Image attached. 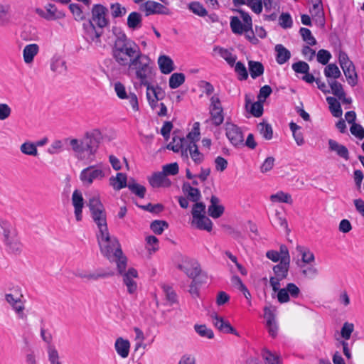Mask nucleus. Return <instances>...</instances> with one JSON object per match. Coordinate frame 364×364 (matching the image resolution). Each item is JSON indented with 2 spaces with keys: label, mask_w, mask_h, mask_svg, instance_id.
Returning a JSON list of instances; mask_svg holds the SVG:
<instances>
[{
  "label": "nucleus",
  "mask_w": 364,
  "mask_h": 364,
  "mask_svg": "<svg viewBox=\"0 0 364 364\" xmlns=\"http://www.w3.org/2000/svg\"><path fill=\"white\" fill-rule=\"evenodd\" d=\"M257 129L260 134L267 140H270L273 137V130L272 126L266 122H260L257 124Z\"/></svg>",
  "instance_id": "obj_45"
},
{
  "label": "nucleus",
  "mask_w": 364,
  "mask_h": 364,
  "mask_svg": "<svg viewBox=\"0 0 364 364\" xmlns=\"http://www.w3.org/2000/svg\"><path fill=\"white\" fill-rule=\"evenodd\" d=\"M326 101L329 105V109L333 116L341 117L343 112L339 102L333 97H327Z\"/></svg>",
  "instance_id": "obj_41"
},
{
  "label": "nucleus",
  "mask_w": 364,
  "mask_h": 364,
  "mask_svg": "<svg viewBox=\"0 0 364 364\" xmlns=\"http://www.w3.org/2000/svg\"><path fill=\"white\" fill-rule=\"evenodd\" d=\"M225 132L228 139L233 146L244 145V136L238 126L231 122H226Z\"/></svg>",
  "instance_id": "obj_10"
},
{
  "label": "nucleus",
  "mask_w": 364,
  "mask_h": 364,
  "mask_svg": "<svg viewBox=\"0 0 364 364\" xmlns=\"http://www.w3.org/2000/svg\"><path fill=\"white\" fill-rule=\"evenodd\" d=\"M302 39L309 46H314L316 44V40L313 36L311 31L306 28H301L299 30Z\"/></svg>",
  "instance_id": "obj_53"
},
{
  "label": "nucleus",
  "mask_w": 364,
  "mask_h": 364,
  "mask_svg": "<svg viewBox=\"0 0 364 364\" xmlns=\"http://www.w3.org/2000/svg\"><path fill=\"white\" fill-rule=\"evenodd\" d=\"M72 204L74 207V213L77 221L82 218V212L84 207V199L79 190H75L72 195Z\"/></svg>",
  "instance_id": "obj_19"
},
{
  "label": "nucleus",
  "mask_w": 364,
  "mask_h": 364,
  "mask_svg": "<svg viewBox=\"0 0 364 364\" xmlns=\"http://www.w3.org/2000/svg\"><path fill=\"white\" fill-rule=\"evenodd\" d=\"M262 357L266 364H282L281 357L267 349H264L262 351Z\"/></svg>",
  "instance_id": "obj_42"
},
{
  "label": "nucleus",
  "mask_w": 364,
  "mask_h": 364,
  "mask_svg": "<svg viewBox=\"0 0 364 364\" xmlns=\"http://www.w3.org/2000/svg\"><path fill=\"white\" fill-rule=\"evenodd\" d=\"M289 128L291 131L292 132L293 137L294 140L296 141V143L299 146H301L304 144V139L303 137V134L301 132H299V130L301 129V127L297 125L294 122H291L289 123Z\"/></svg>",
  "instance_id": "obj_47"
},
{
  "label": "nucleus",
  "mask_w": 364,
  "mask_h": 364,
  "mask_svg": "<svg viewBox=\"0 0 364 364\" xmlns=\"http://www.w3.org/2000/svg\"><path fill=\"white\" fill-rule=\"evenodd\" d=\"M43 10L40 8H36L35 12L41 17L47 21H55L63 18L65 16L64 12L57 9L56 6L53 4H48L45 6Z\"/></svg>",
  "instance_id": "obj_12"
},
{
  "label": "nucleus",
  "mask_w": 364,
  "mask_h": 364,
  "mask_svg": "<svg viewBox=\"0 0 364 364\" xmlns=\"http://www.w3.org/2000/svg\"><path fill=\"white\" fill-rule=\"evenodd\" d=\"M127 66L129 75H134L139 81L140 85H148V80H151L153 78V62L147 55L142 52Z\"/></svg>",
  "instance_id": "obj_4"
},
{
  "label": "nucleus",
  "mask_w": 364,
  "mask_h": 364,
  "mask_svg": "<svg viewBox=\"0 0 364 364\" xmlns=\"http://www.w3.org/2000/svg\"><path fill=\"white\" fill-rule=\"evenodd\" d=\"M310 11L313 16L317 17L321 21L323 22L324 13L322 2L313 4V6Z\"/></svg>",
  "instance_id": "obj_62"
},
{
  "label": "nucleus",
  "mask_w": 364,
  "mask_h": 364,
  "mask_svg": "<svg viewBox=\"0 0 364 364\" xmlns=\"http://www.w3.org/2000/svg\"><path fill=\"white\" fill-rule=\"evenodd\" d=\"M182 191L187 198L192 202H198L201 198L199 189L193 187L188 182H184L182 186Z\"/></svg>",
  "instance_id": "obj_23"
},
{
  "label": "nucleus",
  "mask_w": 364,
  "mask_h": 364,
  "mask_svg": "<svg viewBox=\"0 0 364 364\" xmlns=\"http://www.w3.org/2000/svg\"><path fill=\"white\" fill-rule=\"evenodd\" d=\"M331 58V54L327 50L321 49L317 53V61L322 65H326Z\"/></svg>",
  "instance_id": "obj_64"
},
{
  "label": "nucleus",
  "mask_w": 364,
  "mask_h": 364,
  "mask_svg": "<svg viewBox=\"0 0 364 364\" xmlns=\"http://www.w3.org/2000/svg\"><path fill=\"white\" fill-rule=\"evenodd\" d=\"M213 51L218 52L220 57L223 58L231 67L235 65L237 57L236 55H232L228 49L220 46H215L213 48Z\"/></svg>",
  "instance_id": "obj_36"
},
{
  "label": "nucleus",
  "mask_w": 364,
  "mask_h": 364,
  "mask_svg": "<svg viewBox=\"0 0 364 364\" xmlns=\"http://www.w3.org/2000/svg\"><path fill=\"white\" fill-rule=\"evenodd\" d=\"M20 150L25 155L33 156H36L38 155L36 145L31 141H26L23 143L20 146Z\"/></svg>",
  "instance_id": "obj_49"
},
{
  "label": "nucleus",
  "mask_w": 364,
  "mask_h": 364,
  "mask_svg": "<svg viewBox=\"0 0 364 364\" xmlns=\"http://www.w3.org/2000/svg\"><path fill=\"white\" fill-rule=\"evenodd\" d=\"M109 183L116 191L127 187V175L123 173H117L115 177L112 176L109 178Z\"/></svg>",
  "instance_id": "obj_28"
},
{
  "label": "nucleus",
  "mask_w": 364,
  "mask_h": 364,
  "mask_svg": "<svg viewBox=\"0 0 364 364\" xmlns=\"http://www.w3.org/2000/svg\"><path fill=\"white\" fill-rule=\"evenodd\" d=\"M4 245L6 247V250L10 253L18 255L21 252L22 245L17 236L4 242Z\"/></svg>",
  "instance_id": "obj_35"
},
{
  "label": "nucleus",
  "mask_w": 364,
  "mask_h": 364,
  "mask_svg": "<svg viewBox=\"0 0 364 364\" xmlns=\"http://www.w3.org/2000/svg\"><path fill=\"white\" fill-rule=\"evenodd\" d=\"M220 200L215 196H212L210 198V205L208 206V215L213 218H220L224 213L225 208L219 205Z\"/></svg>",
  "instance_id": "obj_21"
},
{
  "label": "nucleus",
  "mask_w": 364,
  "mask_h": 364,
  "mask_svg": "<svg viewBox=\"0 0 364 364\" xmlns=\"http://www.w3.org/2000/svg\"><path fill=\"white\" fill-rule=\"evenodd\" d=\"M127 187L132 193L135 194L140 198H144L146 191V188L144 186L137 183L133 178H130L129 179Z\"/></svg>",
  "instance_id": "obj_34"
},
{
  "label": "nucleus",
  "mask_w": 364,
  "mask_h": 364,
  "mask_svg": "<svg viewBox=\"0 0 364 364\" xmlns=\"http://www.w3.org/2000/svg\"><path fill=\"white\" fill-rule=\"evenodd\" d=\"M187 141L184 138L173 136L172 141L170 142L166 148L169 150H172L175 153L181 152L182 156V150L186 149Z\"/></svg>",
  "instance_id": "obj_31"
},
{
  "label": "nucleus",
  "mask_w": 364,
  "mask_h": 364,
  "mask_svg": "<svg viewBox=\"0 0 364 364\" xmlns=\"http://www.w3.org/2000/svg\"><path fill=\"white\" fill-rule=\"evenodd\" d=\"M69 9L71 13L73 14L74 18L76 21H82L85 18V15L80 5L77 4H70Z\"/></svg>",
  "instance_id": "obj_60"
},
{
  "label": "nucleus",
  "mask_w": 364,
  "mask_h": 364,
  "mask_svg": "<svg viewBox=\"0 0 364 364\" xmlns=\"http://www.w3.org/2000/svg\"><path fill=\"white\" fill-rule=\"evenodd\" d=\"M168 224L164 220H154L150 225V229L157 235H161L164 229L168 228Z\"/></svg>",
  "instance_id": "obj_51"
},
{
  "label": "nucleus",
  "mask_w": 364,
  "mask_h": 364,
  "mask_svg": "<svg viewBox=\"0 0 364 364\" xmlns=\"http://www.w3.org/2000/svg\"><path fill=\"white\" fill-rule=\"evenodd\" d=\"M328 146L329 149L331 151H335L338 156L344 159L345 160L349 159V151L344 145L338 143L333 139H329Z\"/></svg>",
  "instance_id": "obj_24"
},
{
  "label": "nucleus",
  "mask_w": 364,
  "mask_h": 364,
  "mask_svg": "<svg viewBox=\"0 0 364 364\" xmlns=\"http://www.w3.org/2000/svg\"><path fill=\"white\" fill-rule=\"evenodd\" d=\"M97 237L102 254L109 261L115 262L119 273L122 274L126 269L127 259L123 255L117 239L109 235L107 227L105 231L99 229Z\"/></svg>",
  "instance_id": "obj_1"
},
{
  "label": "nucleus",
  "mask_w": 364,
  "mask_h": 364,
  "mask_svg": "<svg viewBox=\"0 0 364 364\" xmlns=\"http://www.w3.org/2000/svg\"><path fill=\"white\" fill-rule=\"evenodd\" d=\"M191 278L192 279V282L200 287L203 284H207L208 281V274L205 272H202L200 268L199 269L198 272H197V274Z\"/></svg>",
  "instance_id": "obj_58"
},
{
  "label": "nucleus",
  "mask_w": 364,
  "mask_h": 364,
  "mask_svg": "<svg viewBox=\"0 0 364 364\" xmlns=\"http://www.w3.org/2000/svg\"><path fill=\"white\" fill-rule=\"evenodd\" d=\"M235 72L238 75V80H245L248 78V73L244 63L238 61L235 63Z\"/></svg>",
  "instance_id": "obj_55"
},
{
  "label": "nucleus",
  "mask_w": 364,
  "mask_h": 364,
  "mask_svg": "<svg viewBox=\"0 0 364 364\" xmlns=\"http://www.w3.org/2000/svg\"><path fill=\"white\" fill-rule=\"evenodd\" d=\"M250 105V112L255 117H259L263 114V102L261 101H257L254 103L251 102V100L250 97L246 95H245V107L248 109L249 105Z\"/></svg>",
  "instance_id": "obj_25"
},
{
  "label": "nucleus",
  "mask_w": 364,
  "mask_h": 364,
  "mask_svg": "<svg viewBox=\"0 0 364 364\" xmlns=\"http://www.w3.org/2000/svg\"><path fill=\"white\" fill-rule=\"evenodd\" d=\"M141 53L139 45L125 33L117 36L112 48V55L119 65L127 67Z\"/></svg>",
  "instance_id": "obj_3"
},
{
  "label": "nucleus",
  "mask_w": 364,
  "mask_h": 364,
  "mask_svg": "<svg viewBox=\"0 0 364 364\" xmlns=\"http://www.w3.org/2000/svg\"><path fill=\"white\" fill-rule=\"evenodd\" d=\"M210 114L212 123L215 126H219L223 122V109L220 98L216 95L212 96L210 98Z\"/></svg>",
  "instance_id": "obj_9"
},
{
  "label": "nucleus",
  "mask_w": 364,
  "mask_h": 364,
  "mask_svg": "<svg viewBox=\"0 0 364 364\" xmlns=\"http://www.w3.org/2000/svg\"><path fill=\"white\" fill-rule=\"evenodd\" d=\"M323 72L325 76L328 79L333 78L336 80L339 78L341 75V73L338 67L334 63L327 65L324 68Z\"/></svg>",
  "instance_id": "obj_43"
},
{
  "label": "nucleus",
  "mask_w": 364,
  "mask_h": 364,
  "mask_svg": "<svg viewBox=\"0 0 364 364\" xmlns=\"http://www.w3.org/2000/svg\"><path fill=\"white\" fill-rule=\"evenodd\" d=\"M123 277V282L126 285L127 292L130 294H134L137 290V284L134 279L138 277V272L134 268H129L127 272L125 269L120 274Z\"/></svg>",
  "instance_id": "obj_15"
},
{
  "label": "nucleus",
  "mask_w": 364,
  "mask_h": 364,
  "mask_svg": "<svg viewBox=\"0 0 364 364\" xmlns=\"http://www.w3.org/2000/svg\"><path fill=\"white\" fill-rule=\"evenodd\" d=\"M196 332L201 337L212 339L214 338V333L212 329L208 328L204 324H196L194 326Z\"/></svg>",
  "instance_id": "obj_50"
},
{
  "label": "nucleus",
  "mask_w": 364,
  "mask_h": 364,
  "mask_svg": "<svg viewBox=\"0 0 364 364\" xmlns=\"http://www.w3.org/2000/svg\"><path fill=\"white\" fill-rule=\"evenodd\" d=\"M108 10L102 4H95L92 9V18L89 21L99 27L105 28L108 25L109 21L106 18Z\"/></svg>",
  "instance_id": "obj_11"
},
{
  "label": "nucleus",
  "mask_w": 364,
  "mask_h": 364,
  "mask_svg": "<svg viewBox=\"0 0 364 364\" xmlns=\"http://www.w3.org/2000/svg\"><path fill=\"white\" fill-rule=\"evenodd\" d=\"M343 73L348 80V82L351 86H355L358 82V75L355 72V68L353 63L348 65L346 67L341 68Z\"/></svg>",
  "instance_id": "obj_33"
},
{
  "label": "nucleus",
  "mask_w": 364,
  "mask_h": 364,
  "mask_svg": "<svg viewBox=\"0 0 364 364\" xmlns=\"http://www.w3.org/2000/svg\"><path fill=\"white\" fill-rule=\"evenodd\" d=\"M188 154L196 164H201L204 160V155L199 151L198 146L194 141L187 142L186 149L182 150V158L187 160Z\"/></svg>",
  "instance_id": "obj_14"
},
{
  "label": "nucleus",
  "mask_w": 364,
  "mask_h": 364,
  "mask_svg": "<svg viewBox=\"0 0 364 364\" xmlns=\"http://www.w3.org/2000/svg\"><path fill=\"white\" fill-rule=\"evenodd\" d=\"M151 80H148V85H143L146 87V98L152 109L156 106L157 102L162 100L166 95L164 90L159 86H151Z\"/></svg>",
  "instance_id": "obj_13"
},
{
  "label": "nucleus",
  "mask_w": 364,
  "mask_h": 364,
  "mask_svg": "<svg viewBox=\"0 0 364 364\" xmlns=\"http://www.w3.org/2000/svg\"><path fill=\"white\" fill-rule=\"evenodd\" d=\"M50 69L58 73H64L67 69L65 61L59 58L54 59L51 63Z\"/></svg>",
  "instance_id": "obj_57"
},
{
  "label": "nucleus",
  "mask_w": 364,
  "mask_h": 364,
  "mask_svg": "<svg viewBox=\"0 0 364 364\" xmlns=\"http://www.w3.org/2000/svg\"><path fill=\"white\" fill-rule=\"evenodd\" d=\"M103 28L98 26H95V23L87 21L83 23V36L87 42L100 45L101 43L100 38L103 33Z\"/></svg>",
  "instance_id": "obj_8"
},
{
  "label": "nucleus",
  "mask_w": 364,
  "mask_h": 364,
  "mask_svg": "<svg viewBox=\"0 0 364 364\" xmlns=\"http://www.w3.org/2000/svg\"><path fill=\"white\" fill-rule=\"evenodd\" d=\"M185 75L181 73L172 74L169 78L168 85L171 89H176L185 82Z\"/></svg>",
  "instance_id": "obj_44"
},
{
  "label": "nucleus",
  "mask_w": 364,
  "mask_h": 364,
  "mask_svg": "<svg viewBox=\"0 0 364 364\" xmlns=\"http://www.w3.org/2000/svg\"><path fill=\"white\" fill-rule=\"evenodd\" d=\"M270 200L272 202L277 203H286L288 204H291L293 203L291 195L283 191H279L275 194L271 195Z\"/></svg>",
  "instance_id": "obj_48"
},
{
  "label": "nucleus",
  "mask_w": 364,
  "mask_h": 364,
  "mask_svg": "<svg viewBox=\"0 0 364 364\" xmlns=\"http://www.w3.org/2000/svg\"><path fill=\"white\" fill-rule=\"evenodd\" d=\"M148 181L153 188L169 187L171 184L170 179L162 171L154 173L148 178Z\"/></svg>",
  "instance_id": "obj_20"
},
{
  "label": "nucleus",
  "mask_w": 364,
  "mask_h": 364,
  "mask_svg": "<svg viewBox=\"0 0 364 364\" xmlns=\"http://www.w3.org/2000/svg\"><path fill=\"white\" fill-rule=\"evenodd\" d=\"M188 9L195 14L199 16H205L208 14L206 9L199 2H191L188 5Z\"/></svg>",
  "instance_id": "obj_59"
},
{
  "label": "nucleus",
  "mask_w": 364,
  "mask_h": 364,
  "mask_svg": "<svg viewBox=\"0 0 364 364\" xmlns=\"http://www.w3.org/2000/svg\"><path fill=\"white\" fill-rule=\"evenodd\" d=\"M193 205L191 213L193 215V220L203 216L205 213V205L202 202H195Z\"/></svg>",
  "instance_id": "obj_61"
},
{
  "label": "nucleus",
  "mask_w": 364,
  "mask_h": 364,
  "mask_svg": "<svg viewBox=\"0 0 364 364\" xmlns=\"http://www.w3.org/2000/svg\"><path fill=\"white\" fill-rule=\"evenodd\" d=\"M11 22V6L0 4V27L9 25Z\"/></svg>",
  "instance_id": "obj_30"
},
{
  "label": "nucleus",
  "mask_w": 364,
  "mask_h": 364,
  "mask_svg": "<svg viewBox=\"0 0 364 364\" xmlns=\"http://www.w3.org/2000/svg\"><path fill=\"white\" fill-rule=\"evenodd\" d=\"M192 223L195 224L199 230H204L208 232L212 230L213 223L205 215L193 220Z\"/></svg>",
  "instance_id": "obj_37"
},
{
  "label": "nucleus",
  "mask_w": 364,
  "mask_h": 364,
  "mask_svg": "<svg viewBox=\"0 0 364 364\" xmlns=\"http://www.w3.org/2000/svg\"><path fill=\"white\" fill-rule=\"evenodd\" d=\"M277 53L276 61L279 65L287 63L291 58L290 51L282 44H277L274 48Z\"/></svg>",
  "instance_id": "obj_26"
},
{
  "label": "nucleus",
  "mask_w": 364,
  "mask_h": 364,
  "mask_svg": "<svg viewBox=\"0 0 364 364\" xmlns=\"http://www.w3.org/2000/svg\"><path fill=\"white\" fill-rule=\"evenodd\" d=\"M328 82L331 87L332 93L338 98H341V97H343V95H345V92L343 90V86L339 82L336 80L331 81L330 80H328Z\"/></svg>",
  "instance_id": "obj_54"
},
{
  "label": "nucleus",
  "mask_w": 364,
  "mask_h": 364,
  "mask_svg": "<svg viewBox=\"0 0 364 364\" xmlns=\"http://www.w3.org/2000/svg\"><path fill=\"white\" fill-rule=\"evenodd\" d=\"M141 9L145 11L146 16L152 14H169L170 11L168 8L163 4L154 1H147L141 5Z\"/></svg>",
  "instance_id": "obj_17"
},
{
  "label": "nucleus",
  "mask_w": 364,
  "mask_h": 364,
  "mask_svg": "<svg viewBox=\"0 0 364 364\" xmlns=\"http://www.w3.org/2000/svg\"><path fill=\"white\" fill-rule=\"evenodd\" d=\"M105 174L100 165L90 166L84 168L80 174V178L85 186H90L95 180H101Z\"/></svg>",
  "instance_id": "obj_7"
},
{
  "label": "nucleus",
  "mask_w": 364,
  "mask_h": 364,
  "mask_svg": "<svg viewBox=\"0 0 364 364\" xmlns=\"http://www.w3.org/2000/svg\"><path fill=\"white\" fill-rule=\"evenodd\" d=\"M210 317L212 318L213 324L220 331L225 333H232L239 336L238 332L230 325L229 321H225L223 317L219 316L215 313L212 314Z\"/></svg>",
  "instance_id": "obj_16"
},
{
  "label": "nucleus",
  "mask_w": 364,
  "mask_h": 364,
  "mask_svg": "<svg viewBox=\"0 0 364 364\" xmlns=\"http://www.w3.org/2000/svg\"><path fill=\"white\" fill-rule=\"evenodd\" d=\"M47 352L50 364H62L59 360V353L54 346L49 345L47 348Z\"/></svg>",
  "instance_id": "obj_56"
},
{
  "label": "nucleus",
  "mask_w": 364,
  "mask_h": 364,
  "mask_svg": "<svg viewBox=\"0 0 364 364\" xmlns=\"http://www.w3.org/2000/svg\"><path fill=\"white\" fill-rule=\"evenodd\" d=\"M114 348L121 358H126L129 353L130 343L128 340L119 337L115 341Z\"/></svg>",
  "instance_id": "obj_22"
},
{
  "label": "nucleus",
  "mask_w": 364,
  "mask_h": 364,
  "mask_svg": "<svg viewBox=\"0 0 364 364\" xmlns=\"http://www.w3.org/2000/svg\"><path fill=\"white\" fill-rule=\"evenodd\" d=\"M296 250L301 255V260L303 262L309 264L314 261V255L309 249L304 246L297 245Z\"/></svg>",
  "instance_id": "obj_46"
},
{
  "label": "nucleus",
  "mask_w": 364,
  "mask_h": 364,
  "mask_svg": "<svg viewBox=\"0 0 364 364\" xmlns=\"http://www.w3.org/2000/svg\"><path fill=\"white\" fill-rule=\"evenodd\" d=\"M142 16L141 14L134 11L129 14L127 18V26L132 30H136L141 26Z\"/></svg>",
  "instance_id": "obj_38"
},
{
  "label": "nucleus",
  "mask_w": 364,
  "mask_h": 364,
  "mask_svg": "<svg viewBox=\"0 0 364 364\" xmlns=\"http://www.w3.org/2000/svg\"><path fill=\"white\" fill-rule=\"evenodd\" d=\"M102 140L100 129H95L87 132L81 139H65V143L69 144L75 156L80 159L93 156L98 150Z\"/></svg>",
  "instance_id": "obj_2"
},
{
  "label": "nucleus",
  "mask_w": 364,
  "mask_h": 364,
  "mask_svg": "<svg viewBox=\"0 0 364 364\" xmlns=\"http://www.w3.org/2000/svg\"><path fill=\"white\" fill-rule=\"evenodd\" d=\"M291 68L296 73L305 74L309 71V65L304 61H299L292 64Z\"/></svg>",
  "instance_id": "obj_63"
},
{
  "label": "nucleus",
  "mask_w": 364,
  "mask_h": 364,
  "mask_svg": "<svg viewBox=\"0 0 364 364\" xmlns=\"http://www.w3.org/2000/svg\"><path fill=\"white\" fill-rule=\"evenodd\" d=\"M230 28L234 33L242 34L245 31V27L237 16H232L230 20Z\"/></svg>",
  "instance_id": "obj_52"
},
{
  "label": "nucleus",
  "mask_w": 364,
  "mask_h": 364,
  "mask_svg": "<svg viewBox=\"0 0 364 364\" xmlns=\"http://www.w3.org/2000/svg\"><path fill=\"white\" fill-rule=\"evenodd\" d=\"M0 227L2 230L4 236V242L9 240L11 237L17 236L16 230L13 225L6 220H0Z\"/></svg>",
  "instance_id": "obj_29"
},
{
  "label": "nucleus",
  "mask_w": 364,
  "mask_h": 364,
  "mask_svg": "<svg viewBox=\"0 0 364 364\" xmlns=\"http://www.w3.org/2000/svg\"><path fill=\"white\" fill-rule=\"evenodd\" d=\"M248 65L250 75L253 79H256L264 73V68L262 63L250 60Z\"/></svg>",
  "instance_id": "obj_40"
},
{
  "label": "nucleus",
  "mask_w": 364,
  "mask_h": 364,
  "mask_svg": "<svg viewBox=\"0 0 364 364\" xmlns=\"http://www.w3.org/2000/svg\"><path fill=\"white\" fill-rule=\"evenodd\" d=\"M23 296L19 287L14 288L12 292L5 294L6 301L11 306L19 319L26 320L27 316L24 313L25 305L23 301Z\"/></svg>",
  "instance_id": "obj_6"
},
{
  "label": "nucleus",
  "mask_w": 364,
  "mask_h": 364,
  "mask_svg": "<svg viewBox=\"0 0 364 364\" xmlns=\"http://www.w3.org/2000/svg\"><path fill=\"white\" fill-rule=\"evenodd\" d=\"M178 268L183 271L188 277H193L197 274L200 267L196 260L184 258L182 259L181 263L178 265Z\"/></svg>",
  "instance_id": "obj_18"
},
{
  "label": "nucleus",
  "mask_w": 364,
  "mask_h": 364,
  "mask_svg": "<svg viewBox=\"0 0 364 364\" xmlns=\"http://www.w3.org/2000/svg\"><path fill=\"white\" fill-rule=\"evenodd\" d=\"M158 64L163 74H169L173 70V62L169 56L163 55L158 58Z\"/></svg>",
  "instance_id": "obj_27"
},
{
  "label": "nucleus",
  "mask_w": 364,
  "mask_h": 364,
  "mask_svg": "<svg viewBox=\"0 0 364 364\" xmlns=\"http://www.w3.org/2000/svg\"><path fill=\"white\" fill-rule=\"evenodd\" d=\"M289 264L290 263L285 262H280L278 264L274 266L273 272L275 274L274 277L282 280L287 278L289 269Z\"/></svg>",
  "instance_id": "obj_39"
},
{
  "label": "nucleus",
  "mask_w": 364,
  "mask_h": 364,
  "mask_svg": "<svg viewBox=\"0 0 364 364\" xmlns=\"http://www.w3.org/2000/svg\"><path fill=\"white\" fill-rule=\"evenodd\" d=\"M38 46L36 43L29 44L25 46L23 50V60L26 63L33 62L34 57L38 53Z\"/></svg>",
  "instance_id": "obj_32"
},
{
  "label": "nucleus",
  "mask_w": 364,
  "mask_h": 364,
  "mask_svg": "<svg viewBox=\"0 0 364 364\" xmlns=\"http://www.w3.org/2000/svg\"><path fill=\"white\" fill-rule=\"evenodd\" d=\"M88 207L91 212L92 218L97 224L98 229L106 230L107 215L105 207L99 198L92 197L89 199Z\"/></svg>",
  "instance_id": "obj_5"
}]
</instances>
